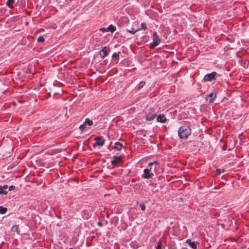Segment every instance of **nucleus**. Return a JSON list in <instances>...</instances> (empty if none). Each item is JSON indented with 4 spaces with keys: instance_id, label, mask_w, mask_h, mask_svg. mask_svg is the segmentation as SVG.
I'll use <instances>...</instances> for the list:
<instances>
[{
    "instance_id": "obj_27",
    "label": "nucleus",
    "mask_w": 249,
    "mask_h": 249,
    "mask_svg": "<svg viewBox=\"0 0 249 249\" xmlns=\"http://www.w3.org/2000/svg\"><path fill=\"white\" fill-rule=\"evenodd\" d=\"M140 206L142 211H144L145 210L146 207L144 204H141Z\"/></svg>"
},
{
    "instance_id": "obj_31",
    "label": "nucleus",
    "mask_w": 249,
    "mask_h": 249,
    "mask_svg": "<svg viewBox=\"0 0 249 249\" xmlns=\"http://www.w3.org/2000/svg\"><path fill=\"white\" fill-rule=\"evenodd\" d=\"M216 172H217V173H218V174H220V169H216Z\"/></svg>"
},
{
    "instance_id": "obj_28",
    "label": "nucleus",
    "mask_w": 249,
    "mask_h": 249,
    "mask_svg": "<svg viewBox=\"0 0 249 249\" xmlns=\"http://www.w3.org/2000/svg\"><path fill=\"white\" fill-rule=\"evenodd\" d=\"M79 129L81 130V131H83L85 129V124H81L79 126Z\"/></svg>"
},
{
    "instance_id": "obj_19",
    "label": "nucleus",
    "mask_w": 249,
    "mask_h": 249,
    "mask_svg": "<svg viewBox=\"0 0 249 249\" xmlns=\"http://www.w3.org/2000/svg\"><path fill=\"white\" fill-rule=\"evenodd\" d=\"M85 124H86L89 125L90 126L93 124V122L91 120H89V119L87 118L85 120Z\"/></svg>"
},
{
    "instance_id": "obj_18",
    "label": "nucleus",
    "mask_w": 249,
    "mask_h": 249,
    "mask_svg": "<svg viewBox=\"0 0 249 249\" xmlns=\"http://www.w3.org/2000/svg\"><path fill=\"white\" fill-rule=\"evenodd\" d=\"M7 212V208L3 206H0V213L1 214H4Z\"/></svg>"
},
{
    "instance_id": "obj_4",
    "label": "nucleus",
    "mask_w": 249,
    "mask_h": 249,
    "mask_svg": "<svg viewBox=\"0 0 249 249\" xmlns=\"http://www.w3.org/2000/svg\"><path fill=\"white\" fill-rule=\"evenodd\" d=\"M95 142L93 144V147L97 146H102L105 144V140L101 137H98L95 138Z\"/></svg>"
},
{
    "instance_id": "obj_17",
    "label": "nucleus",
    "mask_w": 249,
    "mask_h": 249,
    "mask_svg": "<svg viewBox=\"0 0 249 249\" xmlns=\"http://www.w3.org/2000/svg\"><path fill=\"white\" fill-rule=\"evenodd\" d=\"M120 53V52H118L117 53H113V55H112V58L113 59H115L117 60H118L119 59V54Z\"/></svg>"
},
{
    "instance_id": "obj_3",
    "label": "nucleus",
    "mask_w": 249,
    "mask_h": 249,
    "mask_svg": "<svg viewBox=\"0 0 249 249\" xmlns=\"http://www.w3.org/2000/svg\"><path fill=\"white\" fill-rule=\"evenodd\" d=\"M146 113V117L145 119L147 121H151L153 120L156 116L157 114L155 110L152 108H149L147 109L145 112Z\"/></svg>"
},
{
    "instance_id": "obj_26",
    "label": "nucleus",
    "mask_w": 249,
    "mask_h": 249,
    "mask_svg": "<svg viewBox=\"0 0 249 249\" xmlns=\"http://www.w3.org/2000/svg\"><path fill=\"white\" fill-rule=\"evenodd\" d=\"M156 249H161V241L158 242V245L156 246Z\"/></svg>"
},
{
    "instance_id": "obj_6",
    "label": "nucleus",
    "mask_w": 249,
    "mask_h": 249,
    "mask_svg": "<svg viewBox=\"0 0 249 249\" xmlns=\"http://www.w3.org/2000/svg\"><path fill=\"white\" fill-rule=\"evenodd\" d=\"M217 75V73L215 71H213L211 73L207 74L204 77V80L205 81H211L215 79V76Z\"/></svg>"
},
{
    "instance_id": "obj_23",
    "label": "nucleus",
    "mask_w": 249,
    "mask_h": 249,
    "mask_svg": "<svg viewBox=\"0 0 249 249\" xmlns=\"http://www.w3.org/2000/svg\"><path fill=\"white\" fill-rule=\"evenodd\" d=\"M18 226H17V225H15V226H13L12 228V230L13 231H16V232H17L18 234H19V232L18 231Z\"/></svg>"
},
{
    "instance_id": "obj_2",
    "label": "nucleus",
    "mask_w": 249,
    "mask_h": 249,
    "mask_svg": "<svg viewBox=\"0 0 249 249\" xmlns=\"http://www.w3.org/2000/svg\"><path fill=\"white\" fill-rule=\"evenodd\" d=\"M160 42V39L158 35L157 32H154L153 34V42L150 44V48L153 49L157 46Z\"/></svg>"
},
{
    "instance_id": "obj_11",
    "label": "nucleus",
    "mask_w": 249,
    "mask_h": 249,
    "mask_svg": "<svg viewBox=\"0 0 249 249\" xmlns=\"http://www.w3.org/2000/svg\"><path fill=\"white\" fill-rule=\"evenodd\" d=\"M157 120L158 122L160 123H165L166 121V118L165 116L163 114H160L158 116L157 118Z\"/></svg>"
},
{
    "instance_id": "obj_7",
    "label": "nucleus",
    "mask_w": 249,
    "mask_h": 249,
    "mask_svg": "<svg viewBox=\"0 0 249 249\" xmlns=\"http://www.w3.org/2000/svg\"><path fill=\"white\" fill-rule=\"evenodd\" d=\"M154 176V173H151L147 169H144L143 171V174L142 175V177L144 178L149 179L152 178Z\"/></svg>"
},
{
    "instance_id": "obj_12",
    "label": "nucleus",
    "mask_w": 249,
    "mask_h": 249,
    "mask_svg": "<svg viewBox=\"0 0 249 249\" xmlns=\"http://www.w3.org/2000/svg\"><path fill=\"white\" fill-rule=\"evenodd\" d=\"M123 147V144L122 143L117 142L115 143L113 148L118 151H120Z\"/></svg>"
},
{
    "instance_id": "obj_14",
    "label": "nucleus",
    "mask_w": 249,
    "mask_h": 249,
    "mask_svg": "<svg viewBox=\"0 0 249 249\" xmlns=\"http://www.w3.org/2000/svg\"><path fill=\"white\" fill-rule=\"evenodd\" d=\"M14 3V0H7L6 1V5L10 8H13L14 7L13 6V3Z\"/></svg>"
},
{
    "instance_id": "obj_32",
    "label": "nucleus",
    "mask_w": 249,
    "mask_h": 249,
    "mask_svg": "<svg viewBox=\"0 0 249 249\" xmlns=\"http://www.w3.org/2000/svg\"><path fill=\"white\" fill-rule=\"evenodd\" d=\"M98 225L100 226H102V223L100 222H98Z\"/></svg>"
},
{
    "instance_id": "obj_5",
    "label": "nucleus",
    "mask_w": 249,
    "mask_h": 249,
    "mask_svg": "<svg viewBox=\"0 0 249 249\" xmlns=\"http://www.w3.org/2000/svg\"><path fill=\"white\" fill-rule=\"evenodd\" d=\"M158 162L157 161H154L153 162H149L148 164V169L151 173H155L156 170L157 165H158Z\"/></svg>"
},
{
    "instance_id": "obj_8",
    "label": "nucleus",
    "mask_w": 249,
    "mask_h": 249,
    "mask_svg": "<svg viewBox=\"0 0 249 249\" xmlns=\"http://www.w3.org/2000/svg\"><path fill=\"white\" fill-rule=\"evenodd\" d=\"M122 162V160L121 156H114L113 157V160H111V163L113 165H116L117 164Z\"/></svg>"
},
{
    "instance_id": "obj_9",
    "label": "nucleus",
    "mask_w": 249,
    "mask_h": 249,
    "mask_svg": "<svg viewBox=\"0 0 249 249\" xmlns=\"http://www.w3.org/2000/svg\"><path fill=\"white\" fill-rule=\"evenodd\" d=\"M216 97V93L212 92L208 95L206 97V100H208L210 103L213 102Z\"/></svg>"
},
{
    "instance_id": "obj_10",
    "label": "nucleus",
    "mask_w": 249,
    "mask_h": 249,
    "mask_svg": "<svg viewBox=\"0 0 249 249\" xmlns=\"http://www.w3.org/2000/svg\"><path fill=\"white\" fill-rule=\"evenodd\" d=\"M186 243L193 249H196L197 248L196 243L194 241H192L190 239L186 240Z\"/></svg>"
},
{
    "instance_id": "obj_24",
    "label": "nucleus",
    "mask_w": 249,
    "mask_h": 249,
    "mask_svg": "<svg viewBox=\"0 0 249 249\" xmlns=\"http://www.w3.org/2000/svg\"><path fill=\"white\" fill-rule=\"evenodd\" d=\"M45 41V39L42 36H39L37 39V41L39 42H43Z\"/></svg>"
},
{
    "instance_id": "obj_22",
    "label": "nucleus",
    "mask_w": 249,
    "mask_h": 249,
    "mask_svg": "<svg viewBox=\"0 0 249 249\" xmlns=\"http://www.w3.org/2000/svg\"><path fill=\"white\" fill-rule=\"evenodd\" d=\"M140 29H139L138 30H135L134 29H132L131 30H127V31L130 33H131L132 34H134L135 33H136L137 31H140Z\"/></svg>"
},
{
    "instance_id": "obj_29",
    "label": "nucleus",
    "mask_w": 249,
    "mask_h": 249,
    "mask_svg": "<svg viewBox=\"0 0 249 249\" xmlns=\"http://www.w3.org/2000/svg\"><path fill=\"white\" fill-rule=\"evenodd\" d=\"M15 189V186L11 185L9 187V191H13Z\"/></svg>"
},
{
    "instance_id": "obj_16",
    "label": "nucleus",
    "mask_w": 249,
    "mask_h": 249,
    "mask_svg": "<svg viewBox=\"0 0 249 249\" xmlns=\"http://www.w3.org/2000/svg\"><path fill=\"white\" fill-rule=\"evenodd\" d=\"M145 84V81H142L139 83V84L137 86V88L138 90L142 88L144 85Z\"/></svg>"
},
{
    "instance_id": "obj_1",
    "label": "nucleus",
    "mask_w": 249,
    "mask_h": 249,
    "mask_svg": "<svg viewBox=\"0 0 249 249\" xmlns=\"http://www.w3.org/2000/svg\"><path fill=\"white\" fill-rule=\"evenodd\" d=\"M178 134L180 139H186L191 134V129L188 126H182L178 128Z\"/></svg>"
},
{
    "instance_id": "obj_25",
    "label": "nucleus",
    "mask_w": 249,
    "mask_h": 249,
    "mask_svg": "<svg viewBox=\"0 0 249 249\" xmlns=\"http://www.w3.org/2000/svg\"><path fill=\"white\" fill-rule=\"evenodd\" d=\"M99 30H100V31H101L103 33L108 32L107 28H105V27L101 28Z\"/></svg>"
},
{
    "instance_id": "obj_15",
    "label": "nucleus",
    "mask_w": 249,
    "mask_h": 249,
    "mask_svg": "<svg viewBox=\"0 0 249 249\" xmlns=\"http://www.w3.org/2000/svg\"><path fill=\"white\" fill-rule=\"evenodd\" d=\"M107 30L108 32L110 31L111 33H114L116 31V28L115 26L111 24L107 27Z\"/></svg>"
},
{
    "instance_id": "obj_30",
    "label": "nucleus",
    "mask_w": 249,
    "mask_h": 249,
    "mask_svg": "<svg viewBox=\"0 0 249 249\" xmlns=\"http://www.w3.org/2000/svg\"><path fill=\"white\" fill-rule=\"evenodd\" d=\"M2 187L3 189H7L8 188V186L7 185H4Z\"/></svg>"
},
{
    "instance_id": "obj_13",
    "label": "nucleus",
    "mask_w": 249,
    "mask_h": 249,
    "mask_svg": "<svg viewBox=\"0 0 249 249\" xmlns=\"http://www.w3.org/2000/svg\"><path fill=\"white\" fill-rule=\"evenodd\" d=\"M100 55L102 58L105 57L107 55V50L106 47H105L100 51Z\"/></svg>"
},
{
    "instance_id": "obj_20",
    "label": "nucleus",
    "mask_w": 249,
    "mask_h": 249,
    "mask_svg": "<svg viewBox=\"0 0 249 249\" xmlns=\"http://www.w3.org/2000/svg\"><path fill=\"white\" fill-rule=\"evenodd\" d=\"M7 193V192L4 190V189H2V187L1 186H0V194H4L6 195Z\"/></svg>"
},
{
    "instance_id": "obj_33",
    "label": "nucleus",
    "mask_w": 249,
    "mask_h": 249,
    "mask_svg": "<svg viewBox=\"0 0 249 249\" xmlns=\"http://www.w3.org/2000/svg\"><path fill=\"white\" fill-rule=\"evenodd\" d=\"M70 249H73V248H70Z\"/></svg>"
},
{
    "instance_id": "obj_21",
    "label": "nucleus",
    "mask_w": 249,
    "mask_h": 249,
    "mask_svg": "<svg viewBox=\"0 0 249 249\" xmlns=\"http://www.w3.org/2000/svg\"><path fill=\"white\" fill-rule=\"evenodd\" d=\"M141 29L144 30L147 29V25L145 23L142 22L141 23Z\"/></svg>"
}]
</instances>
